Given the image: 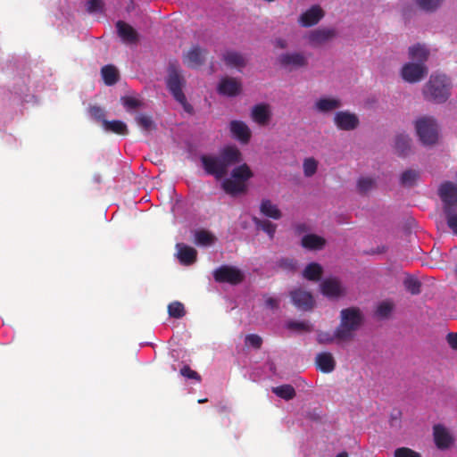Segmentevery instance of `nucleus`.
<instances>
[{
    "instance_id": "7c9ffc66",
    "label": "nucleus",
    "mask_w": 457,
    "mask_h": 457,
    "mask_svg": "<svg viewBox=\"0 0 457 457\" xmlns=\"http://www.w3.org/2000/svg\"><path fill=\"white\" fill-rule=\"evenodd\" d=\"M253 176L251 169L246 163H243L233 169L231 172L232 179L242 181V183H245L249 179Z\"/></svg>"
},
{
    "instance_id": "58836bf2",
    "label": "nucleus",
    "mask_w": 457,
    "mask_h": 457,
    "mask_svg": "<svg viewBox=\"0 0 457 457\" xmlns=\"http://www.w3.org/2000/svg\"><path fill=\"white\" fill-rule=\"evenodd\" d=\"M168 313L170 317L175 319L184 317L186 314L184 304L178 301L170 303L168 305Z\"/></svg>"
},
{
    "instance_id": "a19ab883",
    "label": "nucleus",
    "mask_w": 457,
    "mask_h": 457,
    "mask_svg": "<svg viewBox=\"0 0 457 457\" xmlns=\"http://www.w3.org/2000/svg\"><path fill=\"white\" fill-rule=\"evenodd\" d=\"M303 168L304 176L310 178L316 173L318 162L312 157L306 158L303 161Z\"/></svg>"
},
{
    "instance_id": "cd10ccee",
    "label": "nucleus",
    "mask_w": 457,
    "mask_h": 457,
    "mask_svg": "<svg viewBox=\"0 0 457 457\" xmlns=\"http://www.w3.org/2000/svg\"><path fill=\"white\" fill-rule=\"evenodd\" d=\"M221 186L223 190L227 194L232 195L241 194L245 191V184L242 183V181H237L232 178L224 179Z\"/></svg>"
},
{
    "instance_id": "c9c22d12",
    "label": "nucleus",
    "mask_w": 457,
    "mask_h": 457,
    "mask_svg": "<svg viewBox=\"0 0 457 457\" xmlns=\"http://www.w3.org/2000/svg\"><path fill=\"white\" fill-rule=\"evenodd\" d=\"M272 392L277 396L287 401L292 400L296 395L294 386L288 384L272 387Z\"/></svg>"
},
{
    "instance_id": "0eeeda50",
    "label": "nucleus",
    "mask_w": 457,
    "mask_h": 457,
    "mask_svg": "<svg viewBox=\"0 0 457 457\" xmlns=\"http://www.w3.org/2000/svg\"><path fill=\"white\" fill-rule=\"evenodd\" d=\"M215 281L219 283H229L237 285L244 280V275L240 270L236 267L222 265L213 272Z\"/></svg>"
},
{
    "instance_id": "e2e57ef3",
    "label": "nucleus",
    "mask_w": 457,
    "mask_h": 457,
    "mask_svg": "<svg viewBox=\"0 0 457 457\" xmlns=\"http://www.w3.org/2000/svg\"><path fill=\"white\" fill-rule=\"evenodd\" d=\"M395 457H400V447L395 450Z\"/></svg>"
},
{
    "instance_id": "bf43d9fd",
    "label": "nucleus",
    "mask_w": 457,
    "mask_h": 457,
    "mask_svg": "<svg viewBox=\"0 0 457 457\" xmlns=\"http://www.w3.org/2000/svg\"><path fill=\"white\" fill-rule=\"evenodd\" d=\"M408 237H409L408 241H409L410 243H413V242L415 243V242L417 241V237H416V235H415V234H412V232H411V231H409V232H408Z\"/></svg>"
},
{
    "instance_id": "f704fd0d",
    "label": "nucleus",
    "mask_w": 457,
    "mask_h": 457,
    "mask_svg": "<svg viewBox=\"0 0 457 457\" xmlns=\"http://www.w3.org/2000/svg\"><path fill=\"white\" fill-rule=\"evenodd\" d=\"M195 244L203 246H209L212 245L216 237L209 231L205 229H200L195 233Z\"/></svg>"
},
{
    "instance_id": "a211bd4d",
    "label": "nucleus",
    "mask_w": 457,
    "mask_h": 457,
    "mask_svg": "<svg viewBox=\"0 0 457 457\" xmlns=\"http://www.w3.org/2000/svg\"><path fill=\"white\" fill-rule=\"evenodd\" d=\"M206 54V50L198 46H193L185 56V62L191 68H197L204 64Z\"/></svg>"
},
{
    "instance_id": "aec40b11",
    "label": "nucleus",
    "mask_w": 457,
    "mask_h": 457,
    "mask_svg": "<svg viewBox=\"0 0 457 457\" xmlns=\"http://www.w3.org/2000/svg\"><path fill=\"white\" fill-rule=\"evenodd\" d=\"M178 258L181 264L191 265L196 262L197 252L195 248L184 244H177Z\"/></svg>"
},
{
    "instance_id": "de8ad7c7",
    "label": "nucleus",
    "mask_w": 457,
    "mask_h": 457,
    "mask_svg": "<svg viewBox=\"0 0 457 457\" xmlns=\"http://www.w3.org/2000/svg\"><path fill=\"white\" fill-rule=\"evenodd\" d=\"M287 328L292 330H300V331H311L312 325L308 322L304 321H289L287 323Z\"/></svg>"
},
{
    "instance_id": "09e8293b",
    "label": "nucleus",
    "mask_w": 457,
    "mask_h": 457,
    "mask_svg": "<svg viewBox=\"0 0 457 457\" xmlns=\"http://www.w3.org/2000/svg\"><path fill=\"white\" fill-rule=\"evenodd\" d=\"M245 344L255 349H260L262 344V339L256 334H250L245 337Z\"/></svg>"
},
{
    "instance_id": "ddd939ff",
    "label": "nucleus",
    "mask_w": 457,
    "mask_h": 457,
    "mask_svg": "<svg viewBox=\"0 0 457 457\" xmlns=\"http://www.w3.org/2000/svg\"><path fill=\"white\" fill-rule=\"evenodd\" d=\"M290 296L293 303L300 310L309 311L312 310L314 305V300L311 293L302 290L295 289L291 291Z\"/></svg>"
},
{
    "instance_id": "a878e982",
    "label": "nucleus",
    "mask_w": 457,
    "mask_h": 457,
    "mask_svg": "<svg viewBox=\"0 0 457 457\" xmlns=\"http://www.w3.org/2000/svg\"><path fill=\"white\" fill-rule=\"evenodd\" d=\"M260 212L264 216L273 220H279L282 217L281 211L269 199H263L260 205Z\"/></svg>"
},
{
    "instance_id": "3c124183",
    "label": "nucleus",
    "mask_w": 457,
    "mask_h": 457,
    "mask_svg": "<svg viewBox=\"0 0 457 457\" xmlns=\"http://www.w3.org/2000/svg\"><path fill=\"white\" fill-rule=\"evenodd\" d=\"M104 7L102 0H88L87 3V11L90 13L101 12Z\"/></svg>"
},
{
    "instance_id": "603ef678",
    "label": "nucleus",
    "mask_w": 457,
    "mask_h": 457,
    "mask_svg": "<svg viewBox=\"0 0 457 457\" xmlns=\"http://www.w3.org/2000/svg\"><path fill=\"white\" fill-rule=\"evenodd\" d=\"M265 304L268 308L274 310L278 308L279 301L277 298L267 296L265 298Z\"/></svg>"
},
{
    "instance_id": "9b49d317",
    "label": "nucleus",
    "mask_w": 457,
    "mask_h": 457,
    "mask_svg": "<svg viewBox=\"0 0 457 457\" xmlns=\"http://www.w3.org/2000/svg\"><path fill=\"white\" fill-rule=\"evenodd\" d=\"M242 84L239 80L231 77H224L220 80L217 91L220 95L233 97L240 94Z\"/></svg>"
},
{
    "instance_id": "f8f14e48",
    "label": "nucleus",
    "mask_w": 457,
    "mask_h": 457,
    "mask_svg": "<svg viewBox=\"0 0 457 457\" xmlns=\"http://www.w3.org/2000/svg\"><path fill=\"white\" fill-rule=\"evenodd\" d=\"M334 122L342 130H353L359 125V119L354 113L338 112L335 114Z\"/></svg>"
},
{
    "instance_id": "6e6d98bb",
    "label": "nucleus",
    "mask_w": 457,
    "mask_h": 457,
    "mask_svg": "<svg viewBox=\"0 0 457 457\" xmlns=\"http://www.w3.org/2000/svg\"><path fill=\"white\" fill-rule=\"evenodd\" d=\"M402 457H421V455L410 448L402 447Z\"/></svg>"
},
{
    "instance_id": "9d476101",
    "label": "nucleus",
    "mask_w": 457,
    "mask_h": 457,
    "mask_svg": "<svg viewBox=\"0 0 457 457\" xmlns=\"http://www.w3.org/2000/svg\"><path fill=\"white\" fill-rule=\"evenodd\" d=\"M278 60L282 67L290 70L305 67L308 64L304 54L298 52L282 54Z\"/></svg>"
},
{
    "instance_id": "c03bdc74",
    "label": "nucleus",
    "mask_w": 457,
    "mask_h": 457,
    "mask_svg": "<svg viewBox=\"0 0 457 457\" xmlns=\"http://www.w3.org/2000/svg\"><path fill=\"white\" fill-rule=\"evenodd\" d=\"M445 215L448 227L457 235V210L446 211Z\"/></svg>"
},
{
    "instance_id": "4c0bfd02",
    "label": "nucleus",
    "mask_w": 457,
    "mask_h": 457,
    "mask_svg": "<svg viewBox=\"0 0 457 457\" xmlns=\"http://www.w3.org/2000/svg\"><path fill=\"white\" fill-rule=\"evenodd\" d=\"M376 187V181L374 179L370 177H362L358 179L357 189L361 195L368 194Z\"/></svg>"
},
{
    "instance_id": "4468645a",
    "label": "nucleus",
    "mask_w": 457,
    "mask_h": 457,
    "mask_svg": "<svg viewBox=\"0 0 457 457\" xmlns=\"http://www.w3.org/2000/svg\"><path fill=\"white\" fill-rule=\"evenodd\" d=\"M335 36V29L323 28L311 31L308 39L312 46L318 47L330 41Z\"/></svg>"
},
{
    "instance_id": "6ab92c4d",
    "label": "nucleus",
    "mask_w": 457,
    "mask_h": 457,
    "mask_svg": "<svg viewBox=\"0 0 457 457\" xmlns=\"http://www.w3.org/2000/svg\"><path fill=\"white\" fill-rule=\"evenodd\" d=\"M116 29L119 37L126 43H135L138 39L136 29L129 23L119 21L116 22Z\"/></svg>"
},
{
    "instance_id": "bb28decb",
    "label": "nucleus",
    "mask_w": 457,
    "mask_h": 457,
    "mask_svg": "<svg viewBox=\"0 0 457 457\" xmlns=\"http://www.w3.org/2000/svg\"><path fill=\"white\" fill-rule=\"evenodd\" d=\"M103 128L107 132H112L120 136H126L129 134V129L126 123L118 120L111 121L104 120Z\"/></svg>"
},
{
    "instance_id": "2eb2a0df",
    "label": "nucleus",
    "mask_w": 457,
    "mask_h": 457,
    "mask_svg": "<svg viewBox=\"0 0 457 457\" xmlns=\"http://www.w3.org/2000/svg\"><path fill=\"white\" fill-rule=\"evenodd\" d=\"M321 293L328 298H338L345 295V289L337 278H326L320 284Z\"/></svg>"
},
{
    "instance_id": "39448f33",
    "label": "nucleus",
    "mask_w": 457,
    "mask_h": 457,
    "mask_svg": "<svg viewBox=\"0 0 457 457\" xmlns=\"http://www.w3.org/2000/svg\"><path fill=\"white\" fill-rule=\"evenodd\" d=\"M186 81L181 76L179 70L174 64H170L168 70L167 87L173 97L181 104L185 110L189 112L191 106L187 102V97L183 93L182 87Z\"/></svg>"
},
{
    "instance_id": "72a5a7b5",
    "label": "nucleus",
    "mask_w": 457,
    "mask_h": 457,
    "mask_svg": "<svg viewBox=\"0 0 457 457\" xmlns=\"http://www.w3.org/2000/svg\"><path fill=\"white\" fill-rule=\"evenodd\" d=\"M135 120L137 124L141 128L142 130L145 132H151L154 129H156V125L154 121L153 120V118L151 115L145 114V113H138L135 117Z\"/></svg>"
},
{
    "instance_id": "79ce46f5",
    "label": "nucleus",
    "mask_w": 457,
    "mask_h": 457,
    "mask_svg": "<svg viewBox=\"0 0 457 457\" xmlns=\"http://www.w3.org/2000/svg\"><path fill=\"white\" fill-rule=\"evenodd\" d=\"M337 341L339 343V338L336 337V330L333 334H330L329 332L326 331H319L317 333V342L320 345H329Z\"/></svg>"
},
{
    "instance_id": "0e129e2a",
    "label": "nucleus",
    "mask_w": 457,
    "mask_h": 457,
    "mask_svg": "<svg viewBox=\"0 0 457 457\" xmlns=\"http://www.w3.org/2000/svg\"><path fill=\"white\" fill-rule=\"evenodd\" d=\"M205 402H207V399H201V400L198 401V403H205Z\"/></svg>"
},
{
    "instance_id": "e433bc0d",
    "label": "nucleus",
    "mask_w": 457,
    "mask_h": 457,
    "mask_svg": "<svg viewBox=\"0 0 457 457\" xmlns=\"http://www.w3.org/2000/svg\"><path fill=\"white\" fill-rule=\"evenodd\" d=\"M253 221L254 225L256 226V228L258 229H262V231L267 233L270 239H272L274 237L276 228H277L276 224L270 222V220H261L256 217L253 218Z\"/></svg>"
},
{
    "instance_id": "7ed1b4c3",
    "label": "nucleus",
    "mask_w": 457,
    "mask_h": 457,
    "mask_svg": "<svg viewBox=\"0 0 457 457\" xmlns=\"http://www.w3.org/2000/svg\"><path fill=\"white\" fill-rule=\"evenodd\" d=\"M452 87V80L446 74L435 71L423 86L422 95L427 101L444 104L449 99Z\"/></svg>"
},
{
    "instance_id": "b1692460",
    "label": "nucleus",
    "mask_w": 457,
    "mask_h": 457,
    "mask_svg": "<svg viewBox=\"0 0 457 457\" xmlns=\"http://www.w3.org/2000/svg\"><path fill=\"white\" fill-rule=\"evenodd\" d=\"M252 118L259 125H265L270 119L269 105L264 104H256L252 109Z\"/></svg>"
},
{
    "instance_id": "f3484780",
    "label": "nucleus",
    "mask_w": 457,
    "mask_h": 457,
    "mask_svg": "<svg viewBox=\"0 0 457 457\" xmlns=\"http://www.w3.org/2000/svg\"><path fill=\"white\" fill-rule=\"evenodd\" d=\"M229 129L232 136L243 144L249 142L251 138V130L248 126L241 120H232L229 123Z\"/></svg>"
},
{
    "instance_id": "c756f323",
    "label": "nucleus",
    "mask_w": 457,
    "mask_h": 457,
    "mask_svg": "<svg viewBox=\"0 0 457 457\" xmlns=\"http://www.w3.org/2000/svg\"><path fill=\"white\" fill-rule=\"evenodd\" d=\"M402 282L406 289L411 295H419L420 293L421 283L414 276L405 273L402 277Z\"/></svg>"
},
{
    "instance_id": "393cba45",
    "label": "nucleus",
    "mask_w": 457,
    "mask_h": 457,
    "mask_svg": "<svg viewBox=\"0 0 457 457\" xmlns=\"http://www.w3.org/2000/svg\"><path fill=\"white\" fill-rule=\"evenodd\" d=\"M341 107V102L337 98H320L315 103V108L318 112L327 113Z\"/></svg>"
},
{
    "instance_id": "a18cd8bd",
    "label": "nucleus",
    "mask_w": 457,
    "mask_h": 457,
    "mask_svg": "<svg viewBox=\"0 0 457 457\" xmlns=\"http://www.w3.org/2000/svg\"><path fill=\"white\" fill-rule=\"evenodd\" d=\"M121 102L127 110L137 109L143 106V102L132 96L121 97Z\"/></svg>"
},
{
    "instance_id": "13d9d810",
    "label": "nucleus",
    "mask_w": 457,
    "mask_h": 457,
    "mask_svg": "<svg viewBox=\"0 0 457 457\" xmlns=\"http://www.w3.org/2000/svg\"><path fill=\"white\" fill-rule=\"evenodd\" d=\"M306 230V226L304 224H297L295 226V231L296 233L300 234Z\"/></svg>"
},
{
    "instance_id": "49530a36",
    "label": "nucleus",
    "mask_w": 457,
    "mask_h": 457,
    "mask_svg": "<svg viewBox=\"0 0 457 457\" xmlns=\"http://www.w3.org/2000/svg\"><path fill=\"white\" fill-rule=\"evenodd\" d=\"M89 113L97 121H101L102 125L104 126V120H107L105 119V112L104 110L100 106H91L89 108Z\"/></svg>"
},
{
    "instance_id": "5701e85b",
    "label": "nucleus",
    "mask_w": 457,
    "mask_h": 457,
    "mask_svg": "<svg viewBox=\"0 0 457 457\" xmlns=\"http://www.w3.org/2000/svg\"><path fill=\"white\" fill-rule=\"evenodd\" d=\"M325 245L326 239L316 234H307L301 240V245L307 250H321Z\"/></svg>"
},
{
    "instance_id": "37998d69",
    "label": "nucleus",
    "mask_w": 457,
    "mask_h": 457,
    "mask_svg": "<svg viewBox=\"0 0 457 457\" xmlns=\"http://www.w3.org/2000/svg\"><path fill=\"white\" fill-rule=\"evenodd\" d=\"M392 311L393 304L390 302H382L378 305L375 315L378 319H386L391 314Z\"/></svg>"
},
{
    "instance_id": "c85d7f7f",
    "label": "nucleus",
    "mask_w": 457,
    "mask_h": 457,
    "mask_svg": "<svg viewBox=\"0 0 457 457\" xmlns=\"http://www.w3.org/2000/svg\"><path fill=\"white\" fill-rule=\"evenodd\" d=\"M323 269L317 262L309 263L303 271V276L311 281H319L322 276Z\"/></svg>"
},
{
    "instance_id": "69168bd1",
    "label": "nucleus",
    "mask_w": 457,
    "mask_h": 457,
    "mask_svg": "<svg viewBox=\"0 0 457 457\" xmlns=\"http://www.w3.org/2000/svg\"><path fill=\"white\" fill-rule=\"evenodd\" d=\"M455 178H456V180H457V171H456V175H455Z\"/></svg>"
},
{
    "instance_id": "8fccbe9b",
    "label": "nucleus",
    "mask_w": 457,
    "mask_h": 457,
    "mask_svg": "<svg viewBox=\"0 0 457 457\" xmlns=\"http://www.w3.org/2000/svg\"><path fill=\"white\" fill-rule=\"evenodd\" d=\"M180 374L190 379H195L197 381L201 380L200 375L196 371L193 370L188 365H185L180 369Z\"/></svg>"
},
{
    "instance_id": "6e6552de",
    "label": "nucleus",
    "mask_w": 457,
    "mask_h": 457,
    "mask_svg": "<svg viewBox=\"0 0 457 457\" xmlns=\"http://www.w3.org/2000/svg\"><path fill=\"white\" fill-rule=\"evenodd\" d=\"M438 195L444 204V212L457 208V185L445 181L438 188Z\"/></svg>"
},
{
    "instance_id": "f257e3e1",
    "label": "nucleus",
    "mask_w": 457,
    "mask_h": 457,
    "mask_svg": "<svg viewBox=\"0 0 457 457\" xmlns=\"http://www.w3.org/2000/svg\"><path fill=\"white\" fill-rule=\"evenodd\" d=\"M408 54L410 62L402 66V79L411 84L419 83L428 73L429 51L426 46L416 44L409 48Z\"/></svg>"
},
{
    "instance_id": "ea45409f",
    "label": "nucleus",
    "mask_w": 457,
    "mask_h": 457,
    "mask_svg": "<svg viewBox=\"0 0 457 457\" xmlns=\"http://www.w3.org/2000/svg\"><path fill=\"white\" fill-rule=\"evenodd\" d=\"M418 6L427 12H435L443 3V0H415Z\"/></svg>"
},
{
    "instance_id": "f03ea898",
    "label": "nucleus",
    "mask_w": 457,
    "mask_h": 457,
    "mask_svg": "<svg viewBox=\"0 0 457 457\" xmlns=\"http://www.w3.org/2000/svg\"><path fill=\"white\" fill-rule=\"evenodd\" d=\"M201 162L205 172L221 179L228 173L231 165L241 162V153L236 146L224 147L219 156L202 155Z\"/></svg>"
},
{
    "instance_id": "2f4dec72",
    "label": "nucleus",
    "mask_w": 457,
    "mask_h": 457,
    "mask_svg": "<svg viewBox=\"0 0 457 457\" xmlns=\"http://www.w3.org/2000/svg\"><path fill=\"white\" fill-rule=\"evenodd\" d=\"M420 178V172L416 169H408L402 172V187H414Z\"/></svg>"
},
{
    "instance_id": "052dcab7",
    "label": "nucleus",
    "mask_w": 457,
    "mask_h": 457,
    "mask_svg": "<svg viewBox=\"0 0 457 457\" xmlns=\"http://www.w3.org/2000/svg\"><path fill=\"white\" fill-rule=\"evenodd\" d=\"M401 142H402V152H403V148L407 145V140L403 135H402Z\"/></svg>"
},
{
    "instance_id": "dca6fc26",
    "label": "nucleus",
    "mask_w": 457,
    "mask_h": 457,
    "mask_svg": "<svg viewBox=\"0 0 457 457\" xmlns=\"http://www.w3.org/2000/svg\"><path fill=\"white\" fill-rule=\"evenodd\" d=\"M336 364L335 358L329 352H321L315 357L316 368L322 373H331L336 369Z\"/></svg>"
},
{
    "instance_id": "4d7b16f0",
    "label": "nucleus",
    "mask_w": 457,
    "mask_h": 457,
    "mask_svg": "<svg viewBox=\"0 0 457 457\" xmlns=\"http://www.w3.org/2000/svg\"><path fill=\"white\" fill-rule=\"evenodd\" d=\"M275 46L278 48L284 49L287 47V41L283 38H277L275 40Z\"/></svg>"
},
{
    "instance_id": "412c9836",
    "label": "nucleus",
    "mask_w": 457,
    "mask_h": 457,
    "mask_svg": "<svg viewBox=\"0 0 457 457\" xmlns=\"http://www.w3.org/2000/svg\"><path fill=\"white\" fill-rule=\"evenodd\" d=\"M323 17V12L318 5L311 7L300 17V23L303 27H311L317 24Z\"/></svg>"
},
{
    "instance_id": "1a4fd4ad",
    "label": "nucleus",
    "mask_w": 457,
    "mask_h": 457,
    "mask_svg": "<svg viewBox=\"0 0 457 457\" xmlns=\"http://www.w3.org/2000/svg\"><path fill=\"white\" fill-rule=\"evenodd\" d=\"M433 437L436 447L440 450L449 449L455 440L451 430L440 423L433 426Z\"/></svg>"
},
{
    "instance_id": "4be33fe9",
    "label": "nucleus",
    "mask_w": 457,
    "mask_h": 457,
    "mask_svg": "<svg viewBox=\"0 0 457 457\" xmlns=\"http://www.w3.org/2000/svg\"><path fill=\"white\" fill-rule=\"evenodd\" d=\"M222 60L229 68L241 69L246 65V61L244 55L237 51H226L222 55Z\"/></svg>"
},
{
    "instance_id": "423d86ee",
    "label": "nucleus",
    "mask_w": 457,
    "mask_h": 457,
    "mask_svg": "<svg viewBox=\"0 0 457 457\" xmlns=\"http://www.w3.org/2000/svg\"><path fill=\"white\" fill-rule=\"evenodd\" d=\"M416 130L424 145H434L438 139V125L432 117H422L416 121Z\"/></svg>"
},
{
    "instance_id": "5fc2aeb1",
    "label": "nucleus",
    "mask_w": 457,
    "mask_h": 457,
    "mask_svg": "<svg viewBox=\"0 0 457 457\" xmlns=\"http://www.w3.org/2000/svg\"><path fill=\"white\" fill-rule=\"evenodd\" d=\"M280 266L286 269L295 270L296 267V262L293 259L286 258L280 261Z\"/></svg>"
},
{
    "instance_id": "864d4df0",
    "label": "nucleus",
    "mask_w": 457,
    "mask_h": 457,
    "mask_svg": "<svg viewBox=\"0 0 457 457\" xmlns=\"http://www.w3.org/2000/svg\"><path fill=\"white\" fill-rule=\"evenodd\" d=\"M446 341L453 350H457V333H448Z\"/></svg>"
},
{
    "instance_id": "20e7f679",
    "label": "nucleus",
    "mask_w": 457,
    "mask_h": 457,
    "mask_svg": "<svg viewBox=\"0 0 457 457\" xmlns=\"http://www.w3.org/2000/svg\"><path fill=\"white\" fill-rule=\"evenodd\" d=\"M363 320V315L358 307L341 310L340 323L336 328V337L339 338V341H352L355 332L362 325Z\"/></svg>"
},
{
    "instance_id": "473e14b6",
    "label": "nucleus",
    "mask_w": 457,
    "mask_h": 457,
    "mask_svg": "<svg viewBox=\"0 0 457 457\" xmlns=\"http://www.w3.org/2000/svg\"><path fill=\"white\" fill-rule=\"evenodd\" d=\"M101 73L104 83L107 86H112L119 80V73L117 69L112 65H105L102 68Z\"/></svg>"
},
{
    "instance_id": "680f3d73",
    "label": "nucleus",
    "mask_w": 457,
    "mask_h": 457,
    "mask_svg": "<svg viewBox=\"0 0 457 457\" xmlns=\"http://www.w3.org/2000/svg\"><path fill=\"white\" fill-rule=\"evenodd\" d=\"M336 457H348V453L345 452H342L338 453Z\"/></svg>"
}]
</instances>
